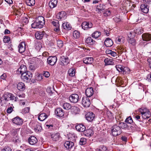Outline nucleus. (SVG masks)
I'll list each match as a JSON object with an SVG mask.
<instances>
[{
    "label": "nucleus",
    "mask_w": 151,
    "mask_h": 151,
    "mask_svg": "<svg viewBox=\"0 0 151 151\" xmlns=\"http://www.w3.org/2000/svg\"><path fill=\"white\" fill-rule=\"evenodd\" d=\"M111 13V12L109 10H106L105 11L104 13L103 14L104 15V16L107 17L109 16Z\"/></svg>",
    "instance_id": "nucleus-56"
},
{
    "label": "nucleus",
    "mask_w": 151,
    "mask_h": 151,
    "mask_svg": "<svg viewBox=\"0 0 151 151\" xmlns=\"http://www.w3.org/2000/svg\"><path fill=\"white\" fill-rule=\"evenodd\" d=\"M46 126L47 128H48L50 130L52 131L53 129V125L52 124H46Z\"/></svg>",
    "instance_id": "nucleus-60"
},
{
    "label": "nucleus",
    "mask_w": 151,
    "mask_h": 151,
    "mask_svg": "<svg viewBox=\"0 0 151 151\" xmlns=\"http://www.w3.org/2000/svg\"><path fill=\"white\" fill-rule=\"evenodd\" d=\"M45 24L44 18L42 16L37 17L35 21L31 24L32 27L33 28H42Z\"/></svg>",
    "instance_id": "nucleus-1"
},
{
    "label": "nucleus",
    "mask_w": 151,
    "mask_h": 151,
    "mask_svg": "<svg viewBox=\"0 0 151 151\" xmlns=\"http://www.w3.org/2000/svg\"><path fill=\"white\" fill-rule=\"evenodd\" d=\"M106 52L107 54L113 57H115L117 55L116 52L113 51L111 50H106Z\"/></svg>",
    "instance_id": "nucleus-38"
},
{
    "label": "nucleus",
    "mask_w": 151,
    "mask_h": 151,
    "mask_svg": "<svg viewBox=\"0 0 151 151\" xmlns=\"http://www.w3.org/2000/svg\"><path fill=\"white\" fill-rule=\"evenodd\" d=\"M1 151H12V150L10 147H6L2 150Z\"/></svg>",
    "instance_id": "nucleus-59"
},
{
    "label": "nucleus",
    "mask_w": 151,
    "mask_h": 151,
    "mask_svg": "<svg viewBox=\"0 0 151 151\" xmlns=\"http://www.w3.org/2000/svg\"><path fill=\"white\" fill-rule=\"evenodd\" d=\"M68 73L69 76L73 77L75 76V70L73 68H70L68 71Z\"/></svg>",
    "instance_id": "nucleus-42"
},
{
    "label": "nucleus",
    "mask_w": 151,
    "mask_h": 151,
    "mask_svg": "<svg viewBox=\"0 0 151 151\" xmlns=\"http://www.w3.org/2000/svg\"><path fill=\"white\" fill-rule=\"evenodd\" d=\"M139 110L141 114L142 118L144 119H148L151 116V113L149 110L146 108L142 107L139 108Z\"/></svg>",
    "instance_id": "nucleus-2"
},
{
    "label": "nucleus",
    "mask_w": 151,
    "mask_h": 151,
    "mask_svg": "<svg viewBox=\"0 0 151 151\" xmlns=\"http://www.w3.org/2000/svg\"><path fill=\"white\" fill-rule=\"evenodd\" d=\"M133 120L132 117L131 116H129L125 120V122L128 124H131L133 122Z\"/></svg>",
    "instance_id": "nucleus-53"
},
{
    "label": "nucleus",
    "mask_w": 151,
    "mask_h": 151,
    "mask_svg": "<svg viewBox=\"0 0 151 151\" xmlns=\"http://www.w3.org/2000/svg\"><path fill=\"white\" fill-rule=\"evenodd\" d=\"M104 44L107 47H110L113 44V42L111 38H107L104 41Z\"/></svg>",
    "instance_id": "nucleus-26"
},
{
    "label": "nucleus",
    "mask_w": 151,
    "mask_h": 151,
    "mask_svg": "<svg viewBox=\"0 0 151 151\" xmlns=\"http://www.w3.org/2000/svg\"><path fill=\"white\" fill-rule=\"evenodd\" d=\"M107 115L110 119H112L113 118L112 114L110 111H108L107 113Z\"/></svg>",
    "instance_id": "nucleus-61"
},
{
    "label": "nucleus",
    "mask_w": 151,
    "mask_h": 151,
    "mask_svg": "<svg viewBox=\"0 0 151 151\" xmlns=\"http://www.w3.org/2000/svg\"><path fill=\"white\" fill-rule=\"evenodd\" d=\"M120 128L125 129H129V126H128L124 122H121L119 124L118 126Z\"/></svg>",
    "instance_id": "nucleus-36"
},
{
    "label": "nucleus",
    "mask_w": 151,
    "mask_h": 151,
    "mask_svg": "<svg viewBox=\"0 0 151 151\" xmlns=\"http://www.w3.org/2000/svg\"><path fill=\"white\" fill-rule=\"evenodd\" d=\"M124 37L122 36H119L116 38L115 42L118 44H121L124 42Z\"/></svg>",
    "instance_id": "nucleus-40"
},
{
    "label": "nucleus",
    "mask_w": 151,
    "mask_h": 151,
    "mask_svg": "<svg viewBox=\"0 0 151 151\" xmlns=\"http://www.w3.org/2000/svg\"><path fill=\"white\" fill-rule=\"evenodd\" d=\"M76 128L77 130L80 132H83L85 131L86 129L85 125L81 124H79L77 125L76 127Z\"/></svg>",
    "instance_id": "nucleus-21"
},
{
    "label": "nucleus",
    "mask_w": 151,
    "mask_h": 151,
    "mask_svg": "<svg viewBox=\"0 0 151 151\" xmlns=\"http://www.w3.org/2000/svg\"><path fill=\"white\" fill-rule=\"evenodd\" d=\"M86 142V139L84 138H82L81 139L79 143L81 145H85Z\"/></svg>",
    "instance_id": "nucleus-52"
},
{
    "label": "nucleus",
    "mask_w": 151,
    "mask_h": 151,
    "mask_svg": "<svg viewBox=\"0 0 151 151\" xmlns=\"http://www.w3.org/2000/svg\"><path fill=\"white\" fill-rule=\"evenodd\" d=\"M96 150L97 151H107V148L105 146L102 145L100 146Z\"/></svg>",
    "instance_id": "nucleus-45"
},
{
    "label": "nucleus",
    "mask_w": 151,
    "mask_h": 151,
    "mask_svg": "<svg viewBox=\"0 0 151 151\" xmlns=\"http://www.w3.org/2000/svg\"><path fill=\"white\" fill-rule=\"evenodd\" d=\"M51 138L53 141H57L59 140L60 136V134L58 132L51 134Z\"/></svg>",
    "instance_id": "nucleus-19"
},
{
    "label": "nucleus",
    "mask_w": 151,
    "mask_h": 151,
    "mask_svg": "<svg viewBox=\"0 0 151 151\" xmlns=\"http://www.w3.org/2000/svg\"><path fill=\"white\" fill-rule=\"evenodd\" d=\"M13 141L14 142L16 143H19L20 142L19 137L18 136V135L14 136L13 138Z\"/></svg>",
    "instance_id": "nucleus-46"
},
{
    "label": "nucleus",
    "mask_w": 151,
    "mask_h": 151,
    "mask_svg": "<svg viewBox=\"0 0 151 151\" xmlns=\"http://www.w3.org/2000/svg\"><path fill=\"white\" fill-rule=\"evenodd\" d=\"M29 124L31 127L34 128L35 131L36 132L40 131L42 129L41 124L37 121H32Z\"/></svg>",
    "instance_id": "nucleus-4"
},
{
    "label": "nucleus",
    "mask_w": 151,
    "mask_h": 151,
    "mask_svg": "<svg viewBox=\"0 0 151 151\" xmlns=\"http://www.w3.org/2000/svg\"><path fill=\"white\" fill-rule=\"evenodd\" d=\"M57 60V58L56 56H51L47 58V62L50 65H53L56 63Z\"/></svg>",
    "instance_id": "nucleus-11"
},
{
    "label": "nucleus",
    "mask_w": 151,
    "mask_h": 151,
    "mask_svg": "<svg viewBox=\"0 0 151 151\" xmlns=\"http://www.w3.org/2000/svg\"><path fill=\"white\" fill-rule=\"evenodd\" d=\"M17 88L20 91H23L25 89V86L24 83L20 82L17 85Z\"/></svg>",
    "instance_id": "nucleus-31"
},
{
    "label": "nucleus",
    "mask_w": 151,
    "mask_h": 151,
    "mask_svg": "<svg viewBox=\"0 0 151 151\" xmlns=\"http://www.w3.org/2000/svg\"><path fill=\"white\" fill-rule=\"evenodd\" d=\"M19 52L22 53L24 52L26 50V44L24 42L20 43L18 46Z\"/></svg>",
    "instance_id": "nucleus-16"
},
{
    "label": "nucleus",
    "mask_w": 151,
    "mask_h": 151,
    "mask_svg": "<svg viewBox=\"0 0 151 151\" xmlns=\"http://www.w3.org/2000/svg\"><path fill=\"white\" fill-rule=\"evenodd\" d=\"M95 117V115L92 112H89L86 115V120L88 121L91 122L93 121Z\"/></svg>",
    "instance_id": "nucleus-20"
},
{
    "label": "nucleus",
    "mask_w": 151,
    "mask_h": 151,
    "mask_svg": "<svg viewBox=\"0 0 151 151\" xmlns=\"http://www.w3.org/2000/svg\"><path fill=\"white\" fill-rule=\"evenodd\" d=\"M94 91L92 87L88 88L86 90V94L87 97H91L93 94Z\"/></svg>",
    "instance_id": "nucleus-17"
},
{
    "label": "nucleus",
    "mask_w": 151,
    "mask_h": 151,
    "mask_svg": "<svg viewBox=\"0 0 151 151\" xmlns=\"http://www.w3.org/2000/svg\"><path fill=\"white\" fill-rule=\"evenodd\" d=\"M85 135L87 137L91 136L93 134V131L91 129H88L85 130L83 131Z\"/></svg>",
    "instance_id": "nucleus-33"
},
{
    "label": "nucleus",
    "mask_w": 151,
    "mask_h": 151,
    "mask_svg": "<svg viewBox=\"0 0 151 151\" xmlns=\"http://www.w3.org/2000/svg\"><path fill=\"white\" fill-rule=\"evenodd\" d=\"M143 32V29L142 27H139L134 29V31H131L128 34L129 37H131L135 36V34H140Z\"/></svg>",
    "instance_id": "nucleus-5"
},
{
    "label": "nucleus",
    "mask_w": 151,
    "mask_h": 151,
    "mask_svg": "<svg viewBox=\"0 0 151 151\" xmlns=\"http://www.w3.org/2000/svg\"><path fill=\"white\" fill-rule=\"evenodd\" d=\"M71 111L73 114H76L79 113L80 112V110L78 107L76 106H74L72 108Z\"/></svg>",
    "instance_id": "nucleus-39"
},
{
    "label": "nucleus",
    "mask_w": 151,
    "mask_h": 151,
    "mask_svg": "<svg viewBox=\"0 0 151 151\" xmlns=\"http://www.w3.org/2000/svg\"><path fill=\"white\" fill-rule=\"evenodd\" d=\"M73 36L75 38H78L80 36L79 32L77 30L74 31L73 33Z\"/></svg>",
    "instance_id": "nucleus-48"
},
{
    "label": "nucleus",
    "mask_w": 151,
    "mask_h": 151,
    "mask_svg": "<svg viewBox=\"0 0 151 151\" xmlns=\"http://www.w3.org/2000/svg\"><path fill=\"white\" fill-rule=\"evenodd\" d=\"M115 67L118 71L121 72L124 74H125L126 72H128L127 71L129 70V69L128 68L124 67L122 65H116Z\"/></svg>",
    "instance_id": "nucleus-8"
},
{
    "label": "nucleus",
    "mask_w": 151,
    "mask_h": 151,
    "mask_svg": "<svg viewBox=\"0 0 151 151\" xmlns=\"http://www.w3.org/2000/svg\"><path fill=\"white\" fill-rule=\"evenodd\" d=\"M27 71L26 66L24 65H22L18 69V73H19L21 75Z\"/></svg>",
    "instance_id": "nucleus-23"
},
{
    "label": "nucleus",
    "mask_w": 151,
    "mask_h": 151,
    "mask_svg": "<svg viewBox=\"0 0 151 151\" xmlns=\"http://www.w3.org/2000/svg\"><path fill=\"white\" fill-rule=\"evenodd\" d=\"M64 145L66 149L71 150L73 148L74 143L72 142L68 141L64 143Z\"/></svg>",
    "instance_id": "nucleus-12"
},
{
    "label": "nucleus",
    "mask_w": 151,
    "mask_h": 151,
    "mask_svg": "<svg viewBox=\"0 0 151 151\" xmlns=\"http://www.w3.org/2000/svg\"><path fill=\"white\" fill-rule=\"evenodd\" d=\"M26 2L27 4L29 6H33L35 4V0H26Z\"/></svg>",
    "instance_id": "nucleus-43"
},
{
    "label": "nucleus",
    "mask_w": 151,
    "mask_h": 151,
    "mask_svg": "<svg viewBox=\"0 0 151 151\" xmlns=\"http://www.w3.org/2000/svg\"><path fill=\"white\" fill-rule=\"evenodd\" d=\"M81 26L83 29L84 30H87L92 28L93 24L90 22H84L82 23Z\"/></svg>",
    "instance_id": "nucleus-13"
},
{
    "label": "nucleus",
    "mask_w": 151,
    "mask_h": 151,
    "mask_svg": "<svg viewBox=\"0 0 151 151\" xmlns=\"http://www.w3.org/2000/svg\"><path fill=\"white\" fill-rule=\"evenodd\" d=\"M101 35V33L100 32L98 31H95L91 34V36L93 38L97 39L100 37Z\"/></svg>",
    "instance_id": "nucleus-34"
},
{
    "label": "nucleus",
    "mask_w": 151,
    "mask_h": 151,
    "mask_svg": "<svg viewBox=\"0 0 151 151\" xmlns=\"http://www.w3.org/2000/svg\"><path fill=\"white\" fill-rule=\"evenodd\" d=\"M86 42L90 45H93L95 42V41L93 40L91 37H88L85 40Z\"/></svg>",
    "instance_id": "nucleus-35"
},
{
    "label": "nucleus",
    "mask_w": 151,
    "mask_h": 151,
    "mask_svg": "<svg viewBox=\"0 0 151 151\" xmlns=\"http://www.w3.org/2000/svg\"><path fill=\"white\" fill-rule=\"evenodd\" d=\"M12 134L14 136L17 135L18 134H17V129H13L12 131Z\"/></svg>",
    "instance_id": "nucleus-64"
},
{
    "label": "nucleus",
    "mask_w": 151,
    "mask_h": 151,
    "mask_svg": "<svg viewBox=\"0 0 151 151\" xmlns=\"http://www.w3.org/2000/svg\"><path fill=\"white\" fill-rule=\"evenodd\" d=\"M121 133V129L119 127L116 125H114L112 127L111 133L114 136H116Z\"/></svg>",
    "instance_id": "nucleus-6"
},
{
    "label": "nucleus",
    "mask_w": 151,
    "mask_h": 151,
    "mask_svg": "<svg viewBox=\"0 0 151 151\" xmlns=\"http://www.w3.org/2000/svg\"><path fill=\"white\" fill-rule=\"evenodd\" d=\"M93 62V58L92 57H86L83 59V62L86 64H91Z\"/></svg>",
    "instance_id": "nucleus-29"
},
{
    "label": "nucleus",
    "mask_w": 151,
    "mask_h": 151,
    "mask_svg": "<svg viewBox=\"0 0 151 151\" xmlns=\"http://www.w3.org/2000/svg\"><path fill=\"white\" fill-rule=\"evenodd\" d=\"M10 40V37L8 36H5L3 39V42L5 43L9 42Z\"/></svg>",
    "instance_id": "nucleus-55"
},
{
    "label": "nucleus",
    "mask_w": 151,
    "mask_h": 151,
    "mask_svg": "<svg viewBox=\"0 0 151 151\" xmlns=\"http://www.w3.org/2000/svg\"><path fill=\"white\" fill-rule=\"evenodd\" d=\"M57 45L59 48L62 47L63 45V41L60 40H57Z\"/></svg>",
    "instance_id": "nucleus-54"
},
{
    "label": "nucleus",
    "mask_w": 151,
    "mask_h": 151,
    "mask_svg": "<svg viewBox=\"0 0 151 151\" xmlns=\"http://www.w3.org/2000/svg\"><path fill=\"white\" fill-rule=\"evenodd\" d=\"M28 141L30 145H34L37 142V139L35 136H31L29 137Z\"/></svg>",
    "instance_id": "nucleus-22"
},
{
    "label": "nucleus",
    "mask_w": 151,
    "mask_h": 151,
    "mask_svg": "<svg viewBox=\"0 0 151 151\" xmlns=\"http://www.w3.org/2000/svg\"><path fill=\"white\" fill-rule=\"evenodd\" d=\"M62 106L64 109L67 110L70 109L72 107L70 103L66 102H64Z\"/></svg>",
    "instance_id": "nucleus-37"
},
{
    "label": "nucleus",
    "mask_w": 151,
    "mask_h": 151,
    "mask_svg": "<svg viewBox=\"0 0 151 151\" xmlns=\"http://www.w3.org/2000/svg\"><path fill=\"white\" fill-rule=\"evenodd\" d=\"M137 129V126L134 124H133L132 125H130L129 126V130L131 131H135Z\"/></svg>",
    "instance_id": "nucleus-49"
},
{
    "label": "nucleus",
    "mask_w": 151,
    "mask_h": 151,
    "mask_svg": "<svg viewBox=\"0 0 151 151\" xmlns=\"http://www.w3.org/2000/svg\"><path fill=\"white\" fill-rule=\"evenodd\" d=\"M48 116V114H47L45 113H41L39 114L38 119L40 121H42L46 119Z\"/></svg>",
    "instance_id": "nucleus-28"
},
{
    "label": "nucleus",
    "mask_w": 151,
    "mask_h": 151,
    "mask_svg": "<svg viewBox=\"0 0 151 151\" xmlns=\"http://www.w3.org/2000/svg\"><path fill=\"white\" fill-rule=\"evenodd\" d=\"M104 6L102 4H100L99 5H98L96 7V11L98 12L101 13L104 10Z\"/></svg>",
    "instance_id": "nucleus-44"
},
{
    "label": "nucleus",
    "mask_w": 151,
    "mask_h": 151,
    "mask_svg": "<svg viewBox=\"0 0 151 151\" xmlns=\"http://www.w3.org/2000/svg\"><path fill=\"white\" fill-rule=\"evenodd\" d=\"M69 100L70 102L72 103H77L79 99V96L76 93H73L69 97Z\"/></svg>",
    "instance_id": "nucleus-7"
},
{
    "label": "nucleus",
    "mask_w": 151,
    "mask_h": 151,
    "mask_svg": "<svg viewBox=\"0 0 151 151\" xmlns=\"http://www.w3.org/2000/svg\"><path fill=\"white\" fill-rule=\"evenodd\" d=\"M8 97H9L10 100H14V101H16L17 98L15 97L14 95L11 93H8Z\"/></svg>",
    "instance_id": "nucleus-50"
},
{
    "label": "nucleus",
    "mask_w": 151,
    "mask_h": 151,
    "mask_svg": "<svg viewBox=\"0 0 151 151\" xmlns=\"http://www.w3.org/2000/svg\"><path fill=\"white\" fill-rule=\"evenodd\" d=\"M56 115L59 117H63L64 115V112L63 110L60 108H58L55 110Z\"/></svg>",
    "instance_id": "nucleus-14"
},
{
    "label": "nucleus",
    "mask_w": 151,
    "mask_h": 151,
    "mask_svg": "<svg viewBox=\"0 0 151 151\" xmlns=\"http://www.w3.org/2000/svg\"><path fill=\"white\" fill-rule=\"evenodd\" d=\"M45 32L43 31L42 32L38 31L37 32L35 35L36 38L38 40H40L44 36Z\"/></svg>",
    "instance_id": "nucleus-25"
},
{
    "label": "nucleus",
    "mask_w": 151,
    "mask_h": 151,
    "mask_svg": "<svg viewBox=\"0 0 151 151\" xmlns=\"http://www.w3.org/2000/svg\"><path fill=\"white\" fill-rule=\"evenodd\" d=\"M134 37H128L129 38L128 39L129 43L132 45H134L135 44V40L133 38Z\"/></svg>",
    "instance_id": "nucleus-47"
},
{
    "label": "nucleus",
    "mask_w": 151,
    "mask_h": 151,
    "mask_svg": "<svg viewBox=\"0 0 151 151\" xmlns=\"http://www.w3.org/2000/svg\"><path fill=\"white\" fill-rule=\"evenodd\" d=\"M12 122L17 125H22L23 123V119L17 116L12 119Z\"/></svg>",
    "instance_id": "nucleus-18"
},
{
    "label": "nucleus",
    "mask_w": 151,
    "mask_h": 151,
    "mask_svg": "<svg viewBox=\"0 0 151 151\" xmlns=\"http://www.w3.org/2000/svg\"><path fill=\"white\" fill-rule=\"evenodd\" d=\"M30 110L29 107H27L25 108L22 110V112L24 114L28 113Z\"/></svg>",
    "instance_id": "nucleus-57"
},
{
    "label": "nucleus",
    "mask_w": 151,
    "mask_h": 151,
    "mask_svg": "<svg viewBox=\"0 0 151 151\" xmlns=\"http://www.w3.org/2000/svg\"><path fill=\"white\" fill-rule=\"evenodd\" d=\"M82 104L85 107H88L91 105V101L87 97H83L82 99Z\"/></svg>",
    "instance_id": "nucleus-9"
},
{
    "label": "nucleus",
    "mask_w": 151,
    "mask_h": 151,
    "mask_svg": "<svg viewBox=\"0 0 151 151\" xmlns=\"http://www.w3.org/2000/svg\"><path fill=\"white\" fill-rule=\"evenodd\" d=\"M13 108L12 107L10 106L7 109V112L8 114H10L13 111Z\"/></svg>",
    "instance_id": "nucleus-62"
},
{
    "label": "nucleus",
    "mask_w": 151,
    "mask_h": 151,
    "mask_svg": "<svg viewBox=\"0 0 151 151\" xmlns=\"http://www.w3.org/2000/svg\"><path fill=\"white\" fill-rule=\"evenodd\" d=\"M117 47L119 50L120 52H122L124 51V48L122 46H117Z\"/></svg>",
    "instance_id": "nucleus-58"
},
{
    "label": "nucleus",
    "mask_w": 151,
    "mask_h": 151,
    "mask_svg": "<svg viewBox=\"0 0 151 151\" xmlns=\"http://www.w3.org/2000/svg\"><path fill=\"white\" fill-rule=\"evenodd\" d=\"M57 19L59 20H63L66 18L67 14L64 11H61L58 13L56 15Z\"/></svg>",
    "instance_id": "nucleus-10"
},
{
    "label": "nucleus",
    "mask_w": 151,
    "mask_h": 151,
    "mask_svg": "<svg viewBox=\"0 0 151 151\" xmlns=\"http://www.w3.org/2000/svg\"><path fill=\"white\" fill-rule=\"evenodd\" d=\"M52 24L55 27H59V22L57 20H55V21H52Z\"/></svg>",
    "instance_id": "nucleus-51"
},
{
    "label": "nucleus",
    "mask_w": 151,
    "mask_h": 151,
    "mask_svg": "<svg viewBox=\"0 0 151 151\" xmlns=\"http://www.w3.org/2000/svg\"><path fill=\"white\" fill-rule=\"evenodd\" d=\"M140 9L142 11L145 13H147L149 12V8L146 4H142L140 6Z\"/></svg>",
    "instance_id": "nucleus-27"
},
{
    "label": "nucleus",
    "mask_w": 151,
    "mask_h": 151,
    "mask_svg": "<svg viewBox=\"0 0 151 151\" xmlns=\"http://www.w3.org/2000/svg\"><path fill=\"white\" fill-rule=\"evenodd\" d=\"M58 0H51L49 3V5L50 8L55 7L57 5Z\"/></svg>",
    "instance_id": "nucleus-30"
},
{
    "label": "nucleus",
    "mask_w": 151,
    "mask_h": 151,
    "mask_svg": "<svg viewBox=\"0 0 151 151\" xmlns=\"http://www.w3.org/2000/svg\"><path fill=\"white\" fill-rule=\"evenodd\" d=\"M142 37L143 40L148 41L151 40V34L148 33H145L142 35Z\"/></svg>",
    "instance_id": "nucleus-24"
},
{
    "label": "nucleus",
    "mask_w": 151,
    "mask_h": 151,
    "mask_svg": "<svg viewBox=\"0 0 151 151\" xmlns=\"http://www.w3.org/2000/svg\"><path fill=\"white\" fill-rule=\"evenodd\" d=\"M32 76V74L30 71H27L21 75V78L24 81L30 82Z\"/></svg>",
    "instance_id": "nucleus-3"
},
{
    "label": "nucleus",
    "mask_w": 151,
    "mask_h": 151,
    "mask_svg": "<svg viewBox=\"0 0 151 151\" xmlns=\"http://www.w3.org/2000/svg\"><path fill=\"white\" fill-rule=\"evenodd\" d=\"M43 75L45 77L48 78L50 76V74L49 72L45 71L43 73Z\"/></svg>",
    "instance_id": "nucleus-63"
},
{
    "label": "nucleus",
    "mask_w": 151,
    "mask_h": 151,
    "mask_svg": "<svg viewBox=\"0 0 151 151\" xmlns=\"http://www.w3.org/2000/svg\"><path fill=\"white\" fill-rule=\"evenodd\" d=\"M113 59L111 58H106L104 60L106 65H112L114 64V62Z\"/></svg>",
    "instance_id": "nucleus-32"
},
{
    "label": "nucleus",
    "mask_w": 151,
    "mask_h": 151,
    "mask_svg": "<svg viewBox=\"0 0 151 151\" xmlns=\"http://www.w3.org/2000/svg\"><path fill=\"white\" fill-rule=\"evenodd\" d=\"M62 26L64 29L70 30L71 28L70 24L68 22H65L63 24Z\"/></svg>",
    "instance_id": "nucleus-41"
},
{
    "label": "nucleus",
    "mask_w": 151,
    "mask_h": 151,
    "mask_svg": "<svg viewBox=\"0 0 151 151\" xmlns=\"http://www.w3.org/2000/svg\"><path fill=\"white\" fill-rule=\"evenodd\" d=\"M69 63V60L67 57H65L64 56L60 57V64L62 65H67Z\"/></svg>",
    "instance_id": "nucleus-15"
}]
</instances>
